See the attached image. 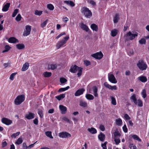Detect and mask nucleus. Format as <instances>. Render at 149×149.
Returning <instances> with one entry per match:
<instances>
[{"instance_id":"obj_55","label":"nucleus","mask_w":149,"mask_h":149,"mask_svg":"<svg viewBox=\"0 0 149 149\" xmlns=\"http://www.w3.org/2000/svg\"><path fill=\"white\" fill-rule=\"evenodd\" d=\"M16 74V73H13L10 75V79L11 80H13L14 79V77L15 75Z\"/></svg>"},{"instance_id":"obj_19","label":"nucleus","mask_w":149,"mask_h":149,"mask_svg":"<svg viewBox=\"0 0 149 149\" xmlns=\"http://www.w3.org/2000/svg\"><path fill=\"white\" fill-rule=\"evenodd\" d=\"M8 41L10 43H15L18 42V40L14 37L10 38L8 40Z\"/></svg>"},{"instance_id":"obj_9","label":"nucleus","mask_w":149,"mask_h":149,"mask_svg":"<svg viewBox=\"0 0 149 149\" xmlns=\"http://www.w3.org/2000/svg\"><path fill=\"white\" fill-rule=\"evenodd\" d=\"M91 56L93 57L96 59H100L103 57V54L102 52H100L93 54Z\"/></svg>"},{"instance_id":"obj_63","label":"nucleus","mask_w":149,"mask_h":149,"mask_svg":"<svg viewBox=\"0 0 149 149\" xmlns=\"http://www.w3.org/2000/svg\"><path fill=\"white\" fill-rule=\"evenodd\" d=\"M23 147L24 149H27L28 148V146L26 144V143H23L22 144Z\"/></svg>"},{"instance_id":"obj_18","label":"nucleus","mask_w":149,"mask_h":149,"mask_svg":"<svg viewBox=\"0 0 149 149\" xmlns=\"http://www.w3.org/2000/svg\"><path fill=\"white\" fill-rule=\"evenodd\" d=\"M98 138L101 141H104L105 139V135L102 132H100L98 135Z\"/></svg>"},{"instance_id":"obj_16","label":"nucleus","mask_w":149,"mask_h":149,"mask_svg":"<svg viewBox=\"0 0 149 149\" xmlns=\"http://www.w3.org/2000/svg\"><path fill=\"white\" fill-rule=\"evenodd\" d=\"M59 109L61 111V113L62 114H65L67 110V108L63 105H60L59 106Z\"/></svg>"},{"instance_id":"obj_28","label":"nucleus","mask_w":149,"mask_h":149,"mask_svg":"<svg viewBox=\"0 0 149 149\" xmlns=\"http://www.w3.org/2000/svg\"><path fill=\"white\" fill-rule=\"evenodd\" d=\"M119 19V15L118 14H116L115 16H114L113 21L114 23H116L118 22Z\"/></svg>"},{"instance_id":"obj_11","label":"nucleus","mask_w":149,"mask_h":149,"mask_svg":"<svg viewBox=\"0 0 149 149\" xmlns=\"http://www.w3.org/2000/svg\"><path fill=\"white\" fill-rule=\"evenodd\" d=\"M80 68L75 65L73 66L70 67L69 71L72 73H75Z\"/></svg>"},{"instance_id":"obj_12","label":"nucleus","mask_w":149,"mask_h":149,"mask_svg":"<svg viewBox=\"0 0 149 149\" xmlns=\"http://www.w3.org/2000/svg\"><path fill=\"white\" fill-rule=\"evenodd\" d=\"M104 85L106 88H108L109 89H111V90H116L117 89V88L116 86L115 85L112 86L109 84L107 82H104Z\"/></svg>"},{"instance_id":"obj_15","label":"nucleus","mask_w":149,"mask_h":149,"mask_svg":"<svg viewBox=\"0 0 149 149\" xmlns=\"http://www.w3.org/2000/svg\"><path fill=\"white\" fill-rule=\"evenodd\" d=\"M84 91L85 90L83 88L79 89L76 92L74 95L76 96H79L83 94Z\"/></svg>"},{"instance_id":"obj_61","label":"nucleus","mask_w":149,"mask_h":149,"mask_svg":"<svg viewBox=\"0 0 149 149\" xmlns=\"http://www.w3.org/2000/svg\"><path fill=\"white\" fill-rule=\"evenodd\" d=\"M84 64L86 65V66H88L90 65H91V62L90 61H87L85 60L84 61Z\"/></svg>"},{"instance_id":"obj_47","label":"nucleus","mask_w":149,"mask_h":149,"mask_svg":"<svg viewBox=\"0 0 149 149\" xmlns=\"http://www.w3.org/2000/svg\"><path fill=\"white\" fill-rule=\"evenodd\" d=\"M19 12V9H16L15 10H14L13 14L12 16L13 17H14L15 16L17 15V13H18Z\"/></svg>"},{"instance_id":"obj_50","label":"nucleus","mask_w":149,"mask_h":149,"mask_svg":"<svg viewBox=\"0 0 149 149\" xmlns=\"http://www.w3.org/2000/svg\"><path fill=\"white\" fill-rule=\"evenodd\" d=\"M50 66V67H49V68L52 70H54L56 68L57 66L55 64H51Z\"/></svg>"},{"instance_id":"obj_7","label":"nucleus","mask_w":149,"mask_h":149,"mask_svg":"<svg viewBox=\"0 0 149 149\" xmlns=\"http://www.w3.org/2000/svg\"><path fill=\"white\" fill-rule=\"evenodd\" d=\"M108 80L109 81L113 84H116L117 83V81L114 75L111 74L109 73L108 74Z\"/></svg>"},{"instance_id":"obj_62","label":"nucleus","mask_w":149,"mask_h":149,"mask_svg":"<svg viewBox=\"0 0 149 149\" xmlns=\"http://www.w3.org/2000/svg\"><path fill=\"white\" fill-rule=\"evenodd\" d=\"M124 117L127 120H129L130 119V117L127 114H125L124 115Z\"/></svg>"},{"instance_id":"obj_53","label":"nucleus","mask_w":149,"mask_h":149,"mask_svg":"<svg viewBox=\"0 0 149 149\" xmlns=\"http://www.w3.org/2000/svg\"><path fill=\"white\" fill-rule=\"evenodd\" d=\"M82 68H80L77 71L78 72L77 73V75L78 76V77H79L81 75L82 72Z\"/></svg>"},{"instance_id":"obj_24","label":"nucleus","mask_w":149,"mask_h":149,"mask_svg":"<svg viewBox=\"0 0 149 149\" xmlns=\"http://www.w3.org/2000/svg\"><path fill=\"white\" fill-rule=\"evenodd\" d=\"M88 130L92 134H96L97 132L96 129L93 127H91V128H88Z\"/></svg>"},{"instance_id":"obj_59","label":"nucleus","mask_w":149,"mask_h":149,"mask_svg":"<svg viewBox=\"0 0 149 149\" xmlns=\"http://www.w3.org/2000/svg\"><path fill=\"white\" fill-rule=\"evenodd\" d=\"M107 143V142H105L104 143L102 144L101 146L103 149H107V147L106 146Z\"/></svg>"},{"instance_id":"obj_10","label":"nucleus","mask_w":149,"mask_h":149,"mask_svg":"<svg viewBox=\"0 0 149 149\" xmlns=\"http://www.w3.org/2000/svg\"><path fill=\"white\" fill-rule=\"evenodd\" d=\"M59 136L61 138H66L70 137L71 135L68 133L62 132L59 133Z\"/></svg>"},{"instance_id":"obj_46","label":"nucleus","mask_w":149,"mask_h":149,"mask_svg":"<svg viewBox=\"0 0 149 149\" xmlns=\"http://www.w3.org/2000/svg\"><path fill=\"white\" fill-rule=\"evenodd\" d=\"M141 94L142 95V97L143 98H145L146 96V91L145 89H143L141 92Z\"/></svg>"},{"instance_id":"obj_58","label":"nucleus","mask_w":149,"mask_h":149,"mask_svg":"<svg viewBox=\"0 0 149 149\" xmlns=\"http://www.w3.org/2000/svg\"><path fill=\"white\" fill-rule=\"evenodd\" d=\"M138 106L141 107L143 106V103L142 101L140 100H138Z\"/></svg>"},{"instance_id":"obj_64","label":"nucleus","mask_w":149,"mask_h":149,"mask_svg":"<svg viewBox=\"0 0 149 149\" xmlns=\"http://www.w3.org/2000/svg\"><path fill=\"white\" fill-rule=\"evenodd\" d=\"M100 129L102 131H104L105 130L104 126L102 125H100L99 127Z\"/></svg>"},{"instance_id":"obj_48","label":"nucleus","mask_w":149,"mask_h":149,"mask_svg":"<svg viewBox=\"0 0 149 149\" xmlns=\"http://www.w3.org/2000/svg\"><path fill=\"white\" fill-rule=\"evenodd\" d=\"M114 141L116 145L118 144L120 142V140L118 138H114Z\"/></svg>"},{"instance_id":"obj_52","label":"nucleus","mask_w":149,"mask_h":149,"mask_svg":"<svg viewBox=\"0 0 149 149\" xmlns=\"http://www.w3.org/2000/svg\"><path fill=\"white\" fill-rule=\"evenodd\" d=\"M22 18L20 14H18L15 18V20L18 22L21 20Z\"/></svg>"},{"instance_id":"obj_5","label":"nucleus","mask_w":149,"mask_h":149,"mask_svg":"<svg viewBox=\"0 0 149 149\" xmlns=\"http://www.w3.org/2000/svg\"><path fill=\"white\" fill-rule=\"evenodd\" d=\"M69 36L68 35L65 37L61 41L58 42L56 44V47L57 49H59L62 46L65 44L69 39Z\"/></svg>"},{"instance_id":"obj_27","label":"nucleus","mask_w":149,"mask_h":149,"mask_svg":"<svg viewBox=\"0 0 149 149\" xmlns=\"http://www.w3.org/2000/svg\"><path fill=\"white\" fill-rule=\"evenodd\" d=\"M16 48L18 49H24L25 47L24 44H18L16 45Z\"/></svg>"},{"instance_id":"obj_29","label":"nucleus","mask_w":149,"mask_h":149,"mask_svg":"<svg viewBox=\"0 0 149 149\" xmlns=\"http://www.w3.org/2000/svg\"><path fill=\"white\" fill-rule=\"evenodd\" d=\"M131 99L133 100V101L134 102L135 104L136 105L137 104V102L136 95L135 94H134L132 95L131 97Z\"/></svg>"},{"instance_id":"obj_38","label":"nucleus","mask_w":149,"mask_h":149,"mask_svg":"<svg viewBox=\"0 0 149 149\" xmlns=\"http://www.w3.org/2000/svg\"><path fill=\"white\" fill-rule=\"evenodd\" d=\"M23 142V140L22 138H19L17 141L15 142V143L17 145H19L21 144Z\"/></svg>"},{"instance_id":"obj_14","label":"nucleus","mask_w":149,"mask_h":149,"mask_svg":"<svg viewBox=\"0 0 149 149\" xmlns=\"http://www.w3.org/2000/svg\"><path fill=\"white\" fill-rule=\"evenodd\" d=\"M35 117V114L29 112L28 114L26 115V118L29 120L32 119L34 118Z\"/></svg>"},{"instance_id":"obj_51","label":"nucleus","mask_w":149,"mask_h":149,"mask_svg":"<svg viewBox=\"0 0 149 149\" xmlns=\"http://www.w3.org/2000/svg\"><path fill=\"white\" fill-rule=\"evenodd\" d=\"M42 13V11H41L36 10L35 11V14L36 15H40Z\"/></svg>"},{"instance_id":"obj_39","label":"nucleus","mask_w":149,"mask_h":149,"mask_svg":"<svg viewBox=\"0 0 149 149\" xmlns=\"http://www.w3.org/2000/svg\"><path fill=\"white\" fill-rule=\"evenodd\" d=\"M10 48L8 45H6L5 47V49L2 51V52L4 53L8 51L10 49Z\"/></svg>"},{"instance_id":"obj_22","label":"nucleus","mask_w":149,"mask_h":149,"mask_svg":"<svg viewBox=\"0 0 149 149\" xmlns=\"http://www.w3.org/2000/svg\"><path fill=\"white\" fill-rule=\"evenodd\" d=\"M64 3L72 7H73L75 5V4L72 1H65Z\"/></svg>"},{"instance_id":"obj_37","label":"nucleus","mask_w":149,"mask_h":149,"mask_svg":"<svg viewBox=\"0 0 149 149\" xmlns=\"http://www.w3.org/2000/svg\"><path fill=\"white\" fill-rule=\"evenodd\" d=\"M70 88L69 86H67L65 88H60L58 91V92H61L68 90Z\"/></svg>"},{"instance_id":"obj_8","label":"nucleus","mask_w":149,"mask_h":149,"mask_svg":"<svg viewBox=\"0 0 149 149\" xmlns=\"http://www.w3.org/2000/svg\"><path fill=\"white\" fill-rule=\"evenodd\" d=\"M26 30L24 31L23 36H27L30 34L31 30V26L29 25H26L25 26Z\"/></svg>"},{"instance_id":"obj_36","label":"nucleus","mask_w":149,"mask_h":149,"mask_svg":"<svg viewBox=\"0 0 149 149\" xmlns=\"http://www.w3.org/2000/svg\"><path fill=\"white\" fill-rule=\"evenodd\" d=\"M79 105L83 107H86L87 106V103L86 102L82 101H80Z\"/></svg>"},{"instance_id":"obj_6","label":"nucleus","mask_w":149,"mask_h":149,"mask_svg":"<svg viewBox=\"0 0 149 149\" xmlns=\"http://www.w3.org/2000/svg\"><path fill=\"white\" fill-rule=\"evenodd\" d=\"M97 91V88L95 86H93L91 89H90L89 90L90 93L93 94L95 97H97L98 96Z\"/></svg>"},{"instance_id":"obj_41","label":"nucleus","mask_w":149,"mask_h":149,"mask_svg":"<svg viewBox=\"0 0 149 149\" xmlns=\"http://www.w3.org/2000/svg\"><path fill=\"white\" fill-rule=\"evenodd\" d=\"M132 137L133 139L138 141H141V140L139 138L138 136L136 135H133L132 136Z\"/></svg>"},{"instance_id":"obj_20","label":"nucleus","mask_w":149,"mask_h":149,"mask_svg":"<svg viewBox=\"0 0 149 149\" xmlns=\"http://www.w3.org/2000/svg\"><path fill=\"white\" fill-rule=\"evenodd\" d=\"M80 27L81 29L87 32L88 31L89 28L85 24L83 23H81L80 24Z\"/></svg>"},{"instance_id":"obj_33","label":"nucleus","mask_w":149,"mask_h":149,"mask_svg":"<svg viewBox=\"0 0 149 149\" xmlns=\"http://www.w3.org/2000/svg\"><path fill=\"white\" fill-rule=\"evenodd\" d=\"M117 33V30L114 29L112 30L111 32V36L113 37L116 36Z\"/></svg>"},{"instance_id":"obj_4","label":"nucleus","mask_w":149,"mask_h":149,"mask_svg":"<svg viewBox=\"0 0 149 149\" xmlns=\"http://www.w3.org/2000/svg\"><path fill=\"white\" fill-rule=\"evenodd\" d=\"M25 100V96L24 95L18 96L15 100L14 102L15 105H19L22 103Z\"/></svg>"},{"instance_id":"obj_26","label":"nucleus","mask_w":149,"mask_h":149,"mask_svg":"<svg viewBox=\"0 0 149 149\" xmlns=\"http://www.w3.org/2000/svg\"><path fill=\"white\" fill-rule=\"evenodd\" d=\"M65 96V94H62L56 96L55 97L58 100H60L61 99L64 98Z\"/></svg>"},{"instance_id":"obj_25","label":"nucleus","mask_w":149,"mask_h":149,"mask_svg":"<svg viewBox=\"0 0 149 149\" xmlns=\"http://www.w3.org/2000/svg\"><path fill=\"white\" fill-rule=\"evenodd\" d=\"M91 27L93 31H97L98 30L97 26L94 24H91Z\"/></svg>"},{"instance_id":"obj_54","label":"nucleus","mask_w":149,"mask_h":149,"mask_svg":"<svg viewBox=\"0 0 149 149\" xmlns=\"http://www.w3.org/2000/svg\"><path fill=\"white\" fill-rule=\"evenodd\" d=\"M129 146L130 149H137L136 146L133 144H130Z\"/></svg>"},{"instance_id":"obj_30","label":"nucleus","mask_w":149,"mask_h":149,"mask_svg":"<svg viewBox=\"0 0 149 149\" xmlns=\"http://www.w3.org/2000/svg\"><path fill=\"white\" fill-rule=\"evenodd\" d=\"M116 124L118 126H121L122 125V121L120 118L116 119Z\"/></svg>"},{"instance_id":"obj_13","label":"nucleus","mask_w":149,"mask_h":149,"mask_svg":"<svg viewBox=\"0 0 149 149\" xmlns=\"http://www.w3.org/2000/svg\"><path fill=\"white\" fill-rule=\"evenodd\" d=\"M2 122L7 125H9L12 123L11 120L5 118H3L2 119Z\"/></svg>"},{"instance_id":"obj_23","label":"nucleus","mask_w":149,"mask_h":149,"mask_svg":"<svg viewBox=\"0 0 149 149\" xmlns=\"http://www.w3.org/2000/svg\"><path fill=\"white\" fill-rule=\"evenodd\" d=\"M29 64L28 63H25L24 64L22 69V70L24 71L26 70L29 68Z\"/></svg>"},{"instance_id":"obj_1","label":"nucleus","mask_w":149,"mask_h":149,"mask_svg":"<svg viewBox=\"0 0 149 149\" xmlns=\"http://www.w3.org/2000/svg\"><path fill=\"white\" fill-rule=\"evenodd\" d=\"M81 12L86 18H90L92 15L91 11L86 7H83L81 9Z\"/></svg>"},{"instance_id":"obj_17","label":"nucleus","mask_w":149,"mask_h":149,"mask_svg":"<svg viewBox=\"0 0 149 149\" xmlns=\"http://www.w3.org/2000/svg\"><path fill=\"white\" fill-rule=\"evenodd\" d=\"M10 3H7L3 7L2 9V10L3 12H6L8 11V10L10 6Z\"/></svg>"},{"instance_id":"obj_34","label":"nucleus","mask_w":149,"mask_h":149,"mask_svg":"<svg viewBox=\"0 0 149 149\" xmlns=\"http://www.w3.org/2000/svg\"><path fill=\"white\" fill-rule=\"evenodd\" d=\"M46 135L50 138L53 139V137L52 135V132L50 131H47L45 132Z\"/></svg>"},{"instance_id":"obj_56","label":"nucleus","mask_w":149,"mask_h":149,"mask_svg":"<svg viewBox=\"0 0 149 149\" xmlns=\"http://www.w3.org/2000/svg\"><path fill=\"white\" fill-rule=\"evenodd\" d=\"M20 134V132H17L15 133H14L12 134L11 136V137L12 138L14 137L15 138L17 136H18Z\"/></svg>"},{"instance_id":"obj_42","label":"nucleus","mask_w":149,"mask_h":149,"mask_svg":"<svg viewBox=\"0 0 149 149\" xmlns=\"http://www.w3.org/2000/svg\"><path fill=\"white\" fill-rule=\"evenodd\" d=\"M146 41L144 38H141L139 41V43L141 44H145L146 43Z\"/></svg>"},{"instance_id":"obj_31","label":"nucleus","mask_w":149,"mask_h":149,"mask_svg":"<svg viewBox=\"0 0 149 149\" xmlns=\"http://www.w3.org/2000/svg\"><path fill=\"white\" fill-rule=\"evenodd\" d=\"M86 99L88 100H93L94 99V96L90 94H86Z\"/></svg>"},{"instance_id":"obj_49","label":"nucleus","mask_w":149,"mask_h":149,"mask_svg":"<svg viewBox=\"0 0 149 149\" xmlns=\"http://www.w3.org/2000/svg\"><path fill=\"white\" fill-rule=\"evenodd\" d=\"M48 21V19H46L45 21L43 23H41L40 26H41L43 28L47 24Z\"/></svg>"},{"instance_id":"obj_2","label":"nucleus","mask_w":149,"mask_h":149,"mask_svg":"<svg viewBox=\"0 0 149 149\" xmlns=\"http://www.w3.org/2000/svg\"><path fill=\"white\" fill-rule=\"evenodd\" d=\"M138 35V33L137 32H135L134 34H132L131 31H130L125 35V36L126 38V40L128 41L133 40Z\"/></svg>"},{"instance_id":"obj_44","label":"nucleus","mask_w":149,"mask_h":149,"mask_svg":"<svg viewBox=\"0 0 149 149\" xmlns=\"http://www.w3.org/2000/svg\"><path fill=\"white\" fill-rule=\"evenodd\" d=\"M47 8L50 10H53L54 9V6L51 4H48L47 5Z\"/></svg>"},{"instance_id":"obj_60","label":"nucleus","mask_w":149,"mask_h":149,"mask_svg":"<svg viewBox=\"0 0 149 149\" xmlns=\"http://www.w3.org/2000/svg\"><path fill=\"white\" fill-rule=\"evenodd\" d=\"M63 119L64 121L68 123H70V120L66 117H64Z\"/></svg>"},{"instance_id":"obj_32","label":"nucleus","mask_w":149,"mask_h":149,"mask_svg":"<svg viewBox=\"0 0 149 149\" xmlns=\"http://www.w3.org/2000/svg\"><path fill=\"white\" fill-rule=\"evenodd\" d=\"M52 74L51 72H44L43 73V75L45 77H48L51 76Z\"/></svg>"},{"instance_id":"obj_35","label":"nucleus","mask_w":149,"mask_h":149,"mask_svg":"<svg viewBox=\"0 0 149 149\" xmlns=\"http://www.w3.org/2000/svg\"><path fill=\"white\" fill-rule=\"evenodd\" d=\"M114 138H118L120 136V134L118 130L115 131L113 133Z\"/></svg>"},{"instance_id":"obj_40","label":"nucleus","mask_w":149,"mask_h":149,"mask_svg":"<svg viewBox=\"0 0 149 149\" xmlns=\"http://www.w3.org/2000/svg\"><path fill=\"white\" fill-rule=\"evenodd\" d=\"M111 103L113 105H116V102L115 98L112 96L111 97Z\"/></svg>"},{"instance_id":"obj_3","label":"nucleus","mask_w":149,"mask_h":149,"mask_svg":"<svg viewBox=\"0 0 149 149\" xmlns=\"http://www.w3.org/2000/svg\"><path fill=\"white\" fill-rule=\"evenodd\" d=\"M136 65L139 69L141 70H146L147 68V65L143 60H139Z\"/></svg>"},{"instance_id":"obj_21","label":"nucleus","mask_w":149,"mask_h":149,"mask_svg":"<svg viewBox=\"0 0 149 149\" xmlns=\"http://www.w3.org/2000/svg\"><path fill=\"white\" fill-rule=\"evenodd\" d=\"M139 80L143 82H145L147 81V79L146 77L144 76H141L138 77Z\"/></svg>"},{"instance_id":"obj_45","label":"nucleus","mask_w":149,"mask_h":149,"mask_svg":"<svg viewBox=\"0 0 149 149\" xmlns=\"http://www.w3.org/2000/svg\"><path fill=\"white\" fill-rule=\"evenodd\" d=\"M60 81L61 84H63L67 81V80L64 78H61L60 79Z\"/></svg>"},{"instance_id":"obj_43","label":"nucleus","mask_w":149,"mask_h":149,"mask_svg":"<svg viewBox=\"0 0 149 149\" xmlns=\"http://www.w3.org/2000/svg\"><path fill=\"white\" fill-rule=\"evenodd\" d=\"M38 113L41 118H42L43 117V115L42 113V111L41 110L38 109Z\"/></svg>"},{"instance_id":"obj_57","label":"nucleus","mask_w":149,"mask_h":149,"mask_svg":"<svg viewBox=\"0 0 149 149\" xmlns=\"http://www.w3.org/2000/svg\"><path fill=\"white\" fill-rule=\"evenodd\" d=\"M123 131L125 133H126L127 132L128 130L127 128V127L126 125H124L123 127Z\"/></svg>"}]
</instances>
